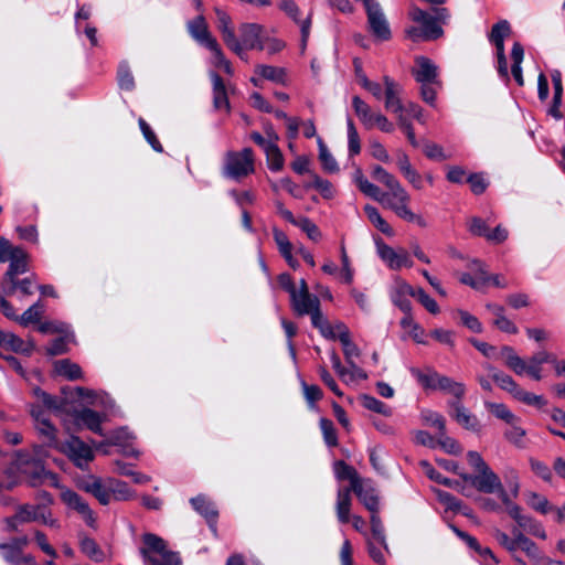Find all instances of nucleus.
Wrapping results in <instances>:
<instances>
[{
  "label": "nucleus",
  "instance_id": "obj_1",
  "mask_svg": "<svg viewBox=\"0 0 565 565\" xmlns=\"http://www.w3.org/2000/svg\"><path fill=\"white\" fill-rule=\"evenodd\" d=\"M45 455L42 446H34V455L17 452L13 467L21 475L29 479L32 487L49 483L57 487L58 477L56 473L45 469L41 458Z\"/></svg>",
  "mask_w": 565,
  "mask_h": 565
},
{
  "label": "nucleus",
  "instance_id": "obj_2",
  "mask_svg": "<svg viewBox=\"0 0 565 565\" xmlns=\"http://www.w3.org/2000/svg\"><path fill=\"white\" fill-rule=\"evenodd\" d=\"M139 554L145 565H182L178 552L168 548V543L154 533H145L141 536Z\"/></svg>",
  "mask_w": 565,
  "mask_h": 565
},
{
  "label": "nucleus",
  "instance_id": "obj_3",
  "mask_svg": "<svg viewBox=\"0 0 565 565\" xmlns=\"http://www.w3.org/2000/svg\"><path fill=\"white\" fill-rule=\"evenodd\" d=\"M412 74L416 82L420 84V95L424 102L434 105L437 94L436 87L440 86L438 67L428 57L417 56Z\"/></svg>",
  "mask_w": 565,
  "mask_h": 565
},
{
  "label": "nucleus",
  "instance_id": "obj_4",
  "mask_svg": "<svg viewBox=\"0 0 565 565\" xmlns=\"http://www.w3.org/2000/svg\"><path fill=\"white\" fill-rule=\"evenodd\" d=\"M254 172L253 150L245 148L239 152H228L225 158L223 174L239 180Z\"/></svg>",
  "mask_w": 565,
  "mask_h": 565
},
{
  "label": "nucleus",
  "instance_id": "obj_5",
  "mask_svg": "<svg viewBox=\"0 0 565 565\" xmlns=\"http://www.w3.org/2000/svg\"><path fill=\"white\" fill-rule=\"evenodd\" d=\"M8 262L10 263L9 268L2 279L1 287L6 295L11 296L18 285L17 276L28 271V254L19 246Z\"/></svg>",
  "mask_w": 565,
  "mask_h": 565
},
{
  "label": "nucleus",
  "instance_id": "obj_6",
  "mask_svg": "<svg viewBox=\"0 0 565 565\" xmlns=\"http://www.w3.org/2000/svg\"><path fill=\"white\" fill-rule=\"evenodd\" d=\"M57 450L67 455L74 465L81 469L87 467L94 459L92 448L77 436H71L66 441H62Z\"/></svg>",
  "mask_w": 565,
  "mask_h": 565
},
{
  "label": "nucleus",
  "instance_id": "obj_7",
  "mask_svg": "<svg viewBox=\"0 0 565 565\" xmlns=\"http://www.w3.org/2000/svg\"><path fill=\"white\" fill-rule=\"evenodd\" d=\"M364 4L372 33L382 41L390 40L391 29L380 4L373 0H365Z\"/></svg>",
  "mask_w": 565,
  "mask_h": 565
},
{
  "label": "nucleus",
  "instance_id": "obj_8",
  "mask_svg": "<svg viewBox=\"0 0 565 565\" xmlns=\"http://www.w3.org/2000/svg\"><path fill=\"white\" fill-rule=\"evenodd\" d=\"M465 482L472 484L478 491L483 493H494L501 489V480L498 475L490 468L477 471L476 475L459 473Z\"/></svg>",
  "mask_w": 565,
  "mask_h": 565
},
{
  "label": "nucleus",
  "instance_id": "obj_9",
  "mask_svg": "<svg viewBox=\"0 0 565 565\" xmlns=\"http://www.w3.org/2000/svg\"><path fill=\"white\" fill-rule=\"evenodd\" d=\"M279 8L300 28L301 39L300 47L303 52L310 36L312 12H309L305 19L300 18V9L292 0H282Z\"/></svg>",
  "mask_w": 565,
  "mask_h": 565
},
{
  "label": "nucleus",
  "instance_id": "obj_10",
  "mask_svg": "<svg viewBox=\"0 0 565 565\" xmlns=\"http://www.w3.org/2000/svg\"><path fill=\"white\" fill-rule=\"evenodd\" d=\"M375 244L379 256L391 269L397 270L402 267L413 266V260L406 250L401 249L399 252H396L394 248L385 244L382 238H376Z\"/></svg>",
  "mask_w": 565,
  "mask_h": 565
},
{
  "label": "nucleus",
  "instance_id": "obj_11",
  "mask_svg": "<svg viewBox=\"0 0 565 565\" xmlns=\"http://www.w3.org/2000/svg\"><path fill=\"white\" fill-rule=\"evenodd\" d=\"M216 26L222 34L223 41L226 46L232 50L236 55L243 57L242 44L237 40L234 29L232 28V20L230 15L222 9H215Z\"/></svg>",
  "mask_w": 565,
  "mask_h": 565
},
{
  "label": "nucleus",
  "instance_id": "obj_12",
  "mask_svg": "<svg viewBox=\"0 0 565 565\" xmlns=\"http://www.w3.org/2000/svg\"><path fill=\"white\" fill-rule=\"evenodd\" d=\"M350 489L370 512L380 511L379 494L370 479L355 480Z\"/></svg>",
  "mask_w": 565,
  "mask_h": 565
},
{
  "label": "nucleus",
  "instance_id": "obj_13",
  "mask_svg": "<svg viewBox=\"0 0 565 565\" xmlns=\"http://www.w3.org/2000/svg\"><path fill=\"white\" fill-rule=\"evenodd\" d=\"M449 415L465 429L480 433L481 424L476 415L471 414L460 401H449Z\"/></svg>",
  "mask_w": 565,
  "mask_h": 565
},
{
  "label": "nucleus",
  "instance_id": "obj_14",
  "mask_svg": "<svg viewBox=\"0 0 565 565\" xmlns=\"http://www.w3.org/2000/svg\"><path fill=\"white\" fill-rule=\"evenodd\" d=\"M79 488L94 495L103 505L110 502L108 479H102L95 476H87L79 481Z\"/></svg>",
  "mask_w": 565,
  "mask_h": 565
},
{
  "label": "nucleus",
  "instance_id": "obj_15",
  "mask_svg": "<svg viewBox=\"0 0 565 565\" xmlns=\"http://www.w3.org/2000/svg\"><path fill=\"white\" fill-rule=\"evenodd\" d=\"M409 201H411L409 194L401 185V186H398L397 189H395L394 191L391 192V196H390V199L387 200V202L385 203L384 206L391 209L392 211H394V213L398 217L409 222V220L413 218V214H414L411 211V209L408 207Z\"/></svg>",
  "mask_w": 565,
  "mask_h": 565
},
{
  "label": "nucleus",
  "instance_id": "obj_16",
  "mask_svg": "<svg viewBox=\"0 0 565 565\" xmlns=\"http://www.w3.org/2000/svg\"><path fill=\"white\" fill-rule=\"evenodd\" d=\"M62 501L71 509L82 515L86 524L90 527L95 526L96 518L88 503L76 492L66 490L61 494Z\"/></svg>",
  "mask_w": 565,
  "mask_h": 565
},
{
  "label": "nucleus",
  "instance_id": "obj_17",
  "mask_svg": "<svg viewBox=\"0 0 565 565\" xmlns=\"http://www.w3.org/2000/svg\"><path fill=\"white\" fill-rule=\"evenodd\" d=\"M443 29L436 23L435 19L419 23L417 26H411L406 30L407 38L413 42L431 41L443 35Z\"/></svg>",
  "mask_w": 565,
  "mask_h": 565
},
{
  "label": "nucleus",
  "instance_id": "obj_18",
  "mask_svg": "<svg viewBox=\"0 0 565 565\" xmlns=\"http://www.w3.org/2000/svg\"><path fill=\"white\" fill-rule=\"evenodd\" d=\"M263 28L256 23H244L239 26L242 50H259L263 51L265 45L262 39Z\"/></svg>",
  "mask_w": 565,
  "mask_h": 565
},
{
  "label": "nucleus",
  "instance_id": "obj_19",
  "mask_svg": "<svg viewBox=\"0 0 565 565\" xmlns=\"http://www.w3.org/2000/svg\"><path fill=\"white\" fill-rule=\"evenodd\" d=\"M383 83L385 86V108L399 116L405 109L401 100L402 86L387 75L383 77Z\"/></svg>",
  "mask_w": 565,
  "mask_h": 565
},
{
  "label": "nucleus",
  "instance_id": "obj_20",
  "mask_svg": "<svg viewBox=\"0 0 565 565\" xmlns=\"http://www.w3.org/2000/svg\"><path fill=\"white\" fill-rule=\"evenodd\" d=\"M135 436L127 427H120L113 430L107 439V443L120 447L121 452L128 457H137L138 450L134 447Z\"/></svg>",
  "mask_w": 565,
  "mask_h": 565
},
{
  "label": "nucleus",
  "instance_id": "obj_21",
  "mask_svg": "<svg viewBox=\"0 0 565 565\" xmlns=\"http://www.w3.org/2000/svg\"><path fill=\"white\" fill-rule=\"evenodd\" d=\"M290 300L292 309L299 316L311 315L315 310L320 308L319 298L309 291H296L290 296Z\"/></svg>",
  "mask_w": 565,
  "mask_h": 565
},
{
  "label": "nucleus",
  "instance_id": "obj_22",
  "mask_svg": "<svg viewBox=\"0 0 565 565\" xmlns=\"http://www.w3.org/2000/svg\"><path fill=\"white\" fill-rule=\"evenodd\" d=\"M73 417L76 425H83L93 433L99 436H105L104 429L102 427L103 418L99 413L85 407L79 411H74Z\"/></svg>",
  "mask_w": 565,
  "mask_h": 565
},
{
  "label": "nucleus",
  "instance_id": "obj_23",
  "mask_svg": "<svg viewBox=\"0 0 565 565\" xmlns=\"http://www.w3.org/2000/svg\"><path fill=\"white\" fill-rule=\"evenodd\" d=\"M452 530L458 537L465 541L470 548H472L479 554L483 562V565H497L499 563L492 551L489 547L481 546L476 537L469 535L468 533L459 530L456 526H452Z\"/></svg>",
  "mask_w": 565,
  "mask_h": 565
},
{
  "label": "nucleus",
  "instance_id": "obj_24",
  "mask_svg": "<svg viewBox=\"0 0 565 565\" xmlns=\"http://www.w3.org/2000/svg\"><path fill=\"white\" fill-rule=\"evenodd\" d=\"M0 551L3 559L11 565H38L33 555L24 554L19 547L9 543L0 544Z\"/></svg>",
  "mask_w": 565,
  "mask_h": 565
},
{
  "label": "nucleus",
  "instance_id": "obj_25",
  "mask_svg": "<svg viewBox=\"0 0 565 565\" xmlns=\"http://www.w3.org/2000/svg\"><path fill=\"white\" fill-rule=\"evenodd\" d=\"M188 30L191 36L206 49L210 46L211 42H216V40L211 35L203 15H198L193 20L189 21Z\"/></svg>",
  "mask_w": 565,
  "mask_h": 565
},
{
  "label": "nucleus",
  "instance_id": "obj_26",
  "mask_svg": "<svg viewBox=\"0 0 565 565\" xmlns=\"http://www.w3.org/2000/svg\"><path fill=\"white\" fill-rule=\"evenodd\" d=\"M0 345L15 353L30 355L34 349L32 342H24L21 338L10 332L0 331Z\"/></svg>",
  "mask_w": 565,
  "mask_h": 565
},
{
  "label": "nucleus",
  "instance_id": "obj_27",
  "mask_svg": "<svg viewBox=\"0 0 565 565\" xmlns=\"http://www.w3.org/2000/svg\"><path fill=\"white\" fill-rule=\"evenodd\" d=\"M210 77L213 84V105L215 109H230L228 98L226 94L225 84L222 77L215 73L211 72Z\"/></svg>",
  "mask_w": 565,
  "mask_h": 565
},
{
  "label": "nucleus",
  "instance_id": "obj_28",
  "mask_svg": "<svg viewBox=\"0 0 565 565\" xmlns=\"http://www.w3.org/2000/svg\"><path fill=\"white\" fill-rule=\"evenodd\" d=\"M397 167L405 179L416 189H422L423 181L420 174L412 167L408 156L399 151L397 153Z\"/></svg>",
  "mask_w": 565,
  "mask_h": 565
},
{
  "label": "nucleus",
  "instance_id": "obj_29",
  "mask_svg": "<svg viewBox=\"0 0 565 565\" xmlns=\"http://www.w3.org/2000/svg\"><path fill=\"white\" fill-rule=\"evenodd\" d=\"M484 369L489 372L490 377L504 391L512 394L514 397L520 391V386L508 374L495 370L492 365L486 364Z\"/></svg>",
  "mask_w": 565,
  "mask_h": 565
},
{
  "label": "nucleus",
  "instance_id": "obj_30",
  "mask_svg": "<svg viewBox=\"0 0 565 565\" xmlns=\"http://www.w3.org/2000/svg\"><path fill=\"white\" fill-rule=\"evenodd\" d=\"M351 492L350 487L338 490L335 509L338 520L341 523H348L350 520Z\"/></svg>",
  "mask_w": 565,
  "mask_h": 565
},
{
  "label": "nucleus",
  "instance_id": "obj_31",
  "mask_svg": "<svg viewBox=\"0 0 565 565\" xmlns=\"http://www.w3.org/2000/svg\"><path fill=\"white\" fill-rule=\"evenodd\" d=\"M54 371L57 375L70 381L82 379L83 372L78 364L68 359H62L54 362Z\"/></svg>",
  "mask_w": 565,
  "mask_h": 565
},
{
  "label": "nucleus",
  "instance_id": "obj_32",
  "mask_svg": "<svg viewBox=\"0 0 565 565\" xmlns=\"http://www.w3.org/2000/svg\"><path fill=\"white\" fill-rule=\"evenodd\" d=\"M193 509L206 519L209 523L216 521L217 511L213 502L204 495H198L190 500Z\"/></svg>",
  "mask_w": 565,
  "mask_h": 565
},
{
  "label": "nucleus",
  "instance_id": "obj_33",
  "mask_svg": "<svg viewBox=\"0 0 565 565\" xmlns=\"http://www.w3.org/2000/svg\"><path fill=\"white\" fill-rule=\"evenodd\" d=\"M524 58V49L520 42H514L512 50H511V60H512V66H511V73L519 86L524 85V78L522 74V67L521 64Z\"/></svg>",
  "mask_w": 565,
  "mask_h": 565
},
{
  "label": "nucleus",
  "instance_id": "obj_34",
  "mask_svg": "<svg viewBox=\"0 0 565 565\" xmlns=\"http://www.w3.org/2000/svg\"><path fill=\"white\" fill-rule=\"evenodd\" d=\"M352 107L355 115L366 129L373 128V119L376 113H373L371 107L359 96L352 97Z\"/></svg>",
  "mask_w": 565,
  "mask_h": 565
},
{
  "label": "nucleus",
  "instance_id": "obj_35",
  "mask_svg": "<svg viewBox=\"0 0 565 565\" xmlns=\"http://www.w3.org/2000/svg\"><path fill=\"white\" fill-rule=\"evenodd\" d=\"M255 73L260 75L263 78L274 82L276 84H286L287 73L284 67L258 64L255 67Z\"/></svg>",
  "mask_w": 565,
  "mask_h": 565
},
{
  "label": "nucleus",
  "instance_id": "obj_36",
  "mask_svg": "<svg viewBox=\"0 0 565 565\" xmlns=\"http://www.w3.org/2000/svg\"><path fill=\"white\" fill-rule=\"evenodd\" d=\"M35 428L42 437V447L45 446L54 449H58L61 447L62 441L57 439L56 428L50 423V420L39 422Z\"/></svg>",
  "mask_w": 565,
  "mask_h": 565
},
{
  "label": "nucleus",
  "instance_id": "obj_37",
  "mask_svg": "<svg viewBox=\"0 0 565 565\" xmlns=\"http://www.w3.org/2000/svg\"><path fill=\"white\" fill-rule=\"evenodd\" d=\"M411 374L424 388L435 391L437 390V382L441 375L433 369H426L425 371H422L416 367L411 369Z\"/></svg>",
  "mask_w": 565,
  "mask_h": 565
},
{
  "label": "nucleus",
  "instance_id": "obj_38",
  "mask_svg": "<svg viewBox=\"0 0 565 565\" xmlns=\"http://www.w3.org/2000/svg\"><path fill=\"white\" fill-rule=\"evenodd\" d=\"M437 390L452 395L455 397L454 401H460L466 393V388L462 383L456 382L446 375H440V379L437 382Z\"/></svg>",
  "mask_w": 565,
  "mask_h": 565
},
{
  "label": "nucleus",
  "instance_id": "obj_39",
  "mask_svg": "<svg viewBox=\"0 0 565 565\" xmlns=\"http://www.w3.org/2000/svg\"><path fill=\"white\" fill-rule=\"evenodd\" d=\"M364 213L367 216L369 221L383 234L386 236H393L394 231L392 226L381 216L379 210L370 204L364 206Z\"/></svg>",
  "mask_w": 565,
  "mask_h": 565
},
{
  "label": "nucleus",
  "instance_id": "obj_40",
  "mask_svg": "<svg viewBox=\"0 0 565 565\" xmlns=\"http://www.w3.org/2000/svg\"><path fill=\"white\" fill-rule=\"evenodd\" d=\"M42 508L43 504H19L15 509V519H19L22 524L38 522Z\"/></svg>",
  "mask_w": 565,
  "mask_h": 565
},
{
  "label": "nucleus",
  "instance_id": "obj_41",
  "mask_svg": "<svg viewBox=\"0 0 565 565\" xmlns=\"http://www.w3.org/2000/svg\"><path fill=\"white\" fill-rule=\"evenodd\" d=\"M370 523L373 539L385 550L386 553H390V547L386 542L385 531L383 523L379 516V512H370Z\"/></svg>",
  "mask_w": 565,
  "mask_h": 565
},
{
  "label": "nucleus",
  "instance_id": "obj_42",
  "mask_svg": "<svg viewBox=\"0 0 565 565\" xmlns=\"http://www.w3.org/2000/svg\"><path fill=\"white\" fill-rule=\"evenodd\" d=\"M110 500L125 501L132 497V491L128 484L121 480L108 478Z\"/></svg>",
  "mask_w": 565,
  "mask_h": 565
},
{
  "label": "nucleus",
  "instance_id": "obj_43",
  "mask_svg": "<svg viewBox=\"0 0 565 565\" xmlns=\"http://www.w3.org/2000/svg\"><path fill=\"white\" fill-rule=\"evenodd\" d=\"M319 146V160L321 161L322 168L328 173L339 172V166L328 147L324 145L321 138H318Z\"/></svg>",
  "mask_w": 565,
  "mask_h": 565
},
{
  "label": "nucleus",
  "instance_id": "obj_44",
  "mask_svg": "<svg viewBox=\"0 0 565 565\" xmlns=\"http://www.w3.org/2000/svg\"><path fill=\"white\" fill-rule=\"evenodd\" d=\"M118 85L124 90H132L135 88V78L130 71L128 62L124 61L118 66L117 72Z\"/></svg>",
  "mask_w": 565,
  "mask_h": 565
},
{
  "label": "nucleus",
  "instance_id": "obj_45",
  "mask_svg": "<svg viewBox=\"0 0 565 565\" xmlns=\"http://www.w3.org/2000/svg\"><path fill=\"white\" fill-rule=\"evenodd\" d=\"M420 466L425 469V473L430 480H434L435 482L439 484H444L448 488L458 489L460 483L456 480H451L447 477H444L440 472H438L429 462L422 461Z\"/></svg>",
  "mask_w": 565,
  "mask_h": 565
},
{
  "label": "nucleus",
  "instance_id": "obj_46",
  "mask_svg": "<svg viewBox=\"0 0 565 565\" xmlns=\"http://www.w3.org/2000/svg\"><path fill=\"white\" fill-rule=\"evenodd\" d=\"M401 326L403 329L408 330L409 337L417 343H425L424 329L414 321V318L411 315L404 316L401 320Z\"/></svg>",
  "mask_w": 565,
  "mask_h": 565
},
{
  "label": "nucleus",
  "instance_id": "obj_47",
  "mask_svg": "<svg viewBox=\"0 0 565 565\" xmlns=\"http://www.w3.org/2000/svg\"><path fill=\"white\" fill-rule=\"evenodd\" d=\"M372 177L383 183L391 192L401 186L399 181L381 166H375Z\"/></svg>",
  "mask_w": 565,
  "mask_h": 565
},
{
  "label": "nucleus",
  "instance_id": "obj_48",
  "mask_svg": "<svg viewBox=\"0 0 565 565\" xmlns=\"http://www.w3.org/2000/svg\"><path fill=\"white\" fill-rule=\"evenodd\" d=\"M44 312V306L39 300L34 305H32L29 309H26L22 316H19V322L21 326H28L29 323H34L40 321L42 315Z\"/></svg>",
  "mask_w": 565,
  "mask_h": 565
},
{
  "label": "nucleus",
  "instance_id": "obj_49",
  "mask_svg": "<svg viewBox=\"0 0 565 565\" xmlns=\"http://www.w3.org/2000/svg\"><path fill=\"white\" fill-rule=\"evenodd\" d=\"M492 44L495 46V50H497L498 74L504 82L508 83L510 81V75H509V71H508V62H507V56H505V51H504V41L493 42Z\"/></svg>",
  "mask_w": 565,
  "mask_h": 565
},
{
  "label": "nucleus",
  "instance_id": "obj_50",
  "mask_svg": "<svg viewBox=\"0 0 565 565\" xmlns=\"http://www.w3.org/2000/svg\"><path fill=\"white\" fill-rule=\"evenodd\" d=\"M334 473L340 480H350V487H353V482H355V480H361L356 470L342 460L335 461Z\"/></svg>",
  "mask_w": 565,
  "mask_h": 565
},
{
  "label": "nucleus",
  "instance_id": "obj_51",
  "mask_svg": "<svg viewBox=\"0 0 565 565\" xmlns=\"http://www.w3.org/2000/svg\"><path fill=\"white\" fill-rule=\"evenodd\" d=\"M347 128H348V151H349V156L353 157L361 152L360 137H359L358 130L353 124V120L351 118H348Z\"/></svg>",
  "mask_w": 565,
  "mask_h": 565
},
{
  "label": "nucleus",
  "instance_id": "obj_52",
  "mask_svg": "<svg viewBox=\"0 0 565 565\" xmlns=\"http://www.w3.org/2000/svg\"><path fill=\"white\" fill-rule=\"evenodd\" d=\"M81 550L85 555H87L90 559L95 562L104 561V552L100 550L95 540L90 537L82 539Z\"/></svg>",
  "mask_w": 565,
  "mask_h": 565
},
{
  "label": "nucleus",
  "instance_id": "obj_53",
  "mask_svg": "<svg viewBox=\"0 0 565 565\" xmlns=\"http://www.w3.org/2000/svg\"><path fill=\"white\" fill-rule=\"evenodd\" d=\"M472 264L480 271V277L476 279L470 274H463L460 278V281L475 289H478L481 285L486 284L489 280V278L487 276V270L483 268L481 262L473 260Z\"/></svg>",
  "mask_w": 565,
  "mask_h": 565
},
{
  "label": "nucleus",
  "instance_id": "obj_54",
  "mask_svg": "<svg viewBox=\"0 0 565 565\" xmlns=\"http://www.w3.org/2000/svg\"><path fill=\"white\" fill-rule=\"evenodd\" d=\"M266 153V159L268 163V168L271 171H279L284 167V157L278 148L277 143H273L268 149L264 151Z\"/></svg>",
  "mask_w": 565,
  "mask_h": 565
},
{
  "label": "nucleus",
  "instance_id": "obj_55",
  "mask_svg": "<svg viewBox=\"0 0 565 565\" xmlns=\"http://www.w3.org/2000/svg\"><path fill=\"white\" fill-rule=\"evenodd\" d=\"M213 54V64L216 67L223 68L228 75L233 74V68L228 60L225 58L217 42H211L207 47Z\"/></svg>",
  "mask_w": 565,
  "mask_h": 565
},
{
  "label": "nucleus",
  "instance_id": "obj_56",
  "mask_svg": "<svg viewBox=\"0 0 565 565\" xmlns=\"http://www.w3.org/2000/svg\"><path fill=\"white\" fill-rule=\"evenodd\" d=\"M484 406L497 418L502 419L508 424H512V422L516 420L514 414H512L504 404L484 402Z\"/></svg>",
  "mask_w": 565,
  "mask_h": 565
},
{
  "label": "nucleus",
  "instance_id": "obj_57",
  "mask_svg": "<svg viewBox=\"0 0 565 565\" xmlns=\"http://www.w3.org/2000/svg\"><path fill=\"white\" fill-rule=\"evenodd\" d=\"M362 193H364L366 196H370L371 199L380 202L381 204L385 205L387 200L391 196V191L387 193H384L381 191V189L371 183L369 180L363 183V185L359 189Z\"/></svg>",
  "mask_w": 565,
  "mask_h": 565
},
{
  "label": "nucleus",
  "instance_id": "obj_58",
  "mask_svg": "<svg viewBox=\"0 0 565 565\" xmlns=\"http://www.w3.org/2000/svg\"><path fill=\"white\" fill-rule=\"evenodd\" d=\"M320 429L323 435V440L329 447H335L338 445V435L332 420L328 418L320 419Z\"/></svg>",
  "mask_w": 565,
  "mask_h": 565
},
{
  "label": "nucleus",
  "instance_id": "obj_59",
  "mask_svg": "<svg viewBox=\"0 0 565 565\" xmlns=\"http://www.w3.org/2000/svg\"><path fill=\"white\" fill-rule=\"evenodd\" d=\"M519 548H521L530 558L534 561H544V556L539 550L537 545L527 536L519 537Z\"/></svg>",
  "mask_w": 565,
  "mask_h": 565
},
{
  "label": "nucleus",
  "instance_id": "obj_60",
  "mask_svg": "<svg viewBox=\"0 0 565 565\" xmlns=\"http://www.w3.org/2000/svg\"><path fill=\"white\" fill-rule=\"evenodd\" d=\"M41 402L43 405L53 411L56 414L63 413L66 411L67 403L65 399L53 396L51 394H47L45 392L41 393Z\"/></svg>",
  "mask_w": 565,
  "mask_h": 565
},
{
  "label": "nucleus",
  "instance_id": "obj_61",
  "mask_svg": "<svg viewBox=\"0 0 565 565\" xmlns=\"http://www.w3.org/2000/svg\"><path fill=\"white\" fill-rule=\"evenodd\" d=\"M510 33H511L510 23L507 20H501L498 23L492 25L491 32L489 34V41L491 43L504 41V39L508 35H510Z\"/></svg>",
  "mask_w": 565,
  "mask_h": 565
},
{
  "label": "nucleus",
  "instance_id": "obj_62",
  "mask_svg": "<svg viewBox=\"0 0 565 565\" xmlns=\"http://www.w3.org/2000/svg\"><path fill=\"white\" fill-rule=\"evenodd\" d=\"M301 228L310 239L317 242L321 238V232L319 227L308 217H300L294 224Z\"/></svg>",
  "mask_w": 565,
  "mask_h": 565
},
{
  "label": "nucleus",
  "instance_id": "obj_63",
  "mask_svg": "<svg viewBox=\"0 0 565 565\" xmlns=\"http://www.w3.org/2000/svg\"><path fill=\"white\" fill-rule=\"evenodd\" d=\"M518 526L529 532L531 535L540 537L542 540H545L547 537L542 524L527 515L525 516V521H521V523H519Z\"/></svg>",
  "mask_w": 565,
  "mask_h": 565
},
{
  "label": "nucleus",
  "instance_id": "obj_64",
  "mask_svg": "<svg viewBox=\"0 0 565 565\" xmlns=\"http://www.w3.org/2000/svg\"><path fill=\"white\" fill-rule=\"evenodd\" d=\"M437 446L441 447L447 454L459 455L461 452V446L458 441L447 436L446 430L438 434Z\"/></svg>",
  "mask_w": 565,
  "mask_h": 565
}]
</instances>
